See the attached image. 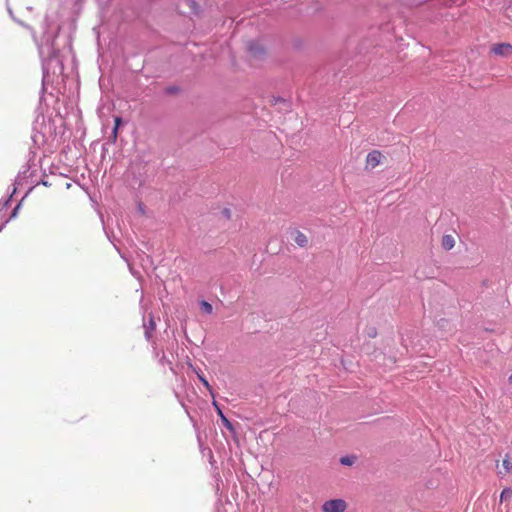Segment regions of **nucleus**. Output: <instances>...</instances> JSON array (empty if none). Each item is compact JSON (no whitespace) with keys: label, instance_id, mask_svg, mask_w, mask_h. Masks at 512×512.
<instances>
[{"label":"nucleus","instance_id":"nucleus-1","mask_svg":"<svg viewBox=\"0 0 512 512\" xmlns=\"http://www.w3.org/2000/svg\"><path fill=\"white\" fill-rule=\"evenodd\" d=\"M347 503L343 499H332L324 502L322 506L323 512H345Z\"/></svg>","mask_w":512,"mask_h":512},{"label":"nucleus","instance_id":"nucleus-2","mask_svg":"<svg viewBox=\"0 0 512 512\" xmlns=\"http://www.w3.org/2000/svg\"><path fill=\"white\" fill-rule=\"evenodd\" d=\"M385 156L379 150H373L367 154L365 169L372 170L382 163Z\"/></svg>","mask_w":512,"mask_h":512},{"label":"nucleus","instance_id":"nucleus-3","mask_svg":"<svg viewBox=\"0 0 512 512\" xmlns=\"http://www.w3.org/2000/svg\"><path fill=\"white\" fill-rule=\"evenodd\" d=\"M491 52L495 55L507 57L512 55V45L510 43H498L491 47Z\"/></svg>","mask_w":512,"mask_h":512},{"label":"nucleus","instance_id":"nucleus-4","mask_svg":"<svg viewBox=\"0 0 512 512\" xmlns=\"http://www.w3.org/2000/svg\"><path fill=\"white\" fill-rule=\"evenodd\" d=\"M293 240L300 247H306L308 245V237L299 230L294 232Z\"/></svg>","mask_w":512,"mask_h":512},{"label":"nucleus","instance_id":"nucleus-5","mask_svg":"<svg viewBox=\"0 0 512 512\" xmlns=\"http://www.w3.org/2000/svg\"><path fill=\"white\" fill-rule=\"evenodd\" d=\"M248 49H249L250 54L254 58H260L261 56H263L265 54V49L262 46L255 44V43H251L249 45Z\"/></svg>","mask_w":512,"mask_h":512},{"label":"nucleus","instance_id":"nucleus-6","mask_svg":"<svg viewBox=\"0 0 512 512\" xmlns=\"http://www.w3.org/2000/svg\"><path fill=\"white\" fill-rule=\"evenodd\" d=\"M441 244L445 250H451L455 245L454 237L452 235H444Z\"/></svg>","mask_w":512,"mask_h":512},{"label":"nucleus","instance_id":"nucleus-7","mask_svg":"<svg viewBox=\"0 0 512 512\" xmlns=\"http://www.w3.org/2000/svg\"><path fill=\"white\" fill-rule=\"evenodd\" d=\"M186 2L191 10V13L195 15L200 13V5L197 0H186Z\"/></svg>","mask_w":512,"mask_h":512},{"label":"nucleus","instance_id":"nucleus-8","mask_svg":"<svg viewBox=\"0 0 512 512\" xmlns=\"http://www.w3.org/2000/svg\"><path fill=\"white\" fill-rule=\"evenodd\" d=\"M502 465H503V467L505 469V473L512 472V461L508 458V456H506L503 459Z\"/></svg>","mask_w":512,"mask_h":512},{"label":"nucleus","instance_id":"nucleus-9","mask_svg":"<svg viewBox=\"0 0 512 512\" xmlns=\"http://www.w3.org/2000/svg\"><path fill=\"white\" fill-rule=\"evenodd\" d=\"M512 497V489L506 488L501 492L500 499L501 501L507 500Z\"/></svg>","mask_w":512,"mask_h":512},{"label":"nucleus","instance_id":"nucleus-10","mask_svg":"<svg viewBox=\"0 0 512 512\" xmlns=\"http://www.w3.org/2000/svg\"><path fill=\"white\" fill-rule=\"evenodd\" d=\"M355 457L345 456L340 458V463L343 465L350 466L354 463Z\"/></svg>","mask_w":512,"mask_h":512},{"label":"nucleus","instance_id":"nucleus-11","mask_svg":"<svg viewBox=\"0 0 512 512\" xmlns=\"http://www.w3.org/2000/svg\"><path fill=\"white\" fill-rule=\"evenodd\" d=\"M201 308L204 312H206L207 314H211L212 311H213V307L210 303L206 302V301H202L201 302Z\"/></svg>","mask_w":512,"mask_h":512},{"label":"nucleus","instance_id":"nucleus-12","mask_svg":"<svg viewBox=\"0 0 512 512\" xmlns=\"http://www.w3.org/2000/svg\"><path fill=\"white\" fill-rule=\"evenodd\" d=\"M198 378L199 380L203 383V385L209 390L211 391V386L209 384V382L207 381V379L205 377H203L202 375L198 374Z\"/></svg>","mask_w":512,"mask_h":512},{"label":"nucleus","instance_id":"nucleus-13","mask_svg":"<svg viewBox=\"0 0 512 512\" xmlns=\"http://www.w3.org/2000/svg\"><path fill=\"white\" fill-rule=\"evenodd\" d=\"M122 124V118L120 116H116L114 118V127L116 129H119L120 125Z\"/></svg>","mask_w":512,"mask_h":512},{"label":"nucleus","instance_id":"nucleus-14","mask_svg":"<svg viewBox=\"0 0 512 512\" xmlns=\"http://www.w3.org/2000/svg\"><path fill=\"white\" fill-rule=\"evenodd\" d=\"M117 137H118V129L113 127V130H112V133H111V140H112V142H116Z\"/></svg>","mask_w":512,"mask_h":512},{"label":"nucleus","instance_id":"nucleus-15","mask_svg":"<svg viewBox=\"0 0 512 512\" xmlns=\"http://www.w3.org/2000/svg\"><path fill=\"white\" fill-rule=\"evenodd\" d=\"M218 413L219 415L221 416L222 420L224 421V424L227 426V427H230V422L227 420V418L224 417V415L222 414L221 410L218 409Z\"/></svg>","mask_w":512,"mask_h":512},{"label":"nucleus","instance_id":"nucleus-16","mask_svg":"<svg viewBox=\"0 0 512 512\" xmlns=\"http://www.w3.org/2000/svg\"><path fill=\"white\" fill-rule=\"evenodd\" d=\"M370 335H371V336H375V335H376V332H375V331H374V332H373V331H370Z\"/></svg>","mask_w":512,"mask_h":512},{"label":"nucleus","instance_id":"nucleus-17","mask_svg":"<svg viewBox=\"0 0 512 512\" xmlns=\"http://www.w3.org/2000/svg\"><path fill=\"white\" fill-rule=\"evenodd\" d=\"M370 335H371V336H375V335H376V332H375V331H374V332H373V331H370Z\"/></svg>","mask_w":512,"mask_h":512},{"label":"nucleus","instance_id":"nucleus-18","mask_svg":"<svg viewBox=\"0 0 512 512\" xmlns=\"http://www.w3.org/2000/svg\"><path fill=\"white\" fill-rule=\"evenodd\" d=\"M510 381H512V375L510 376Z\"/></svg>","mask_w":512,"mask_h":512}]
</instances>
